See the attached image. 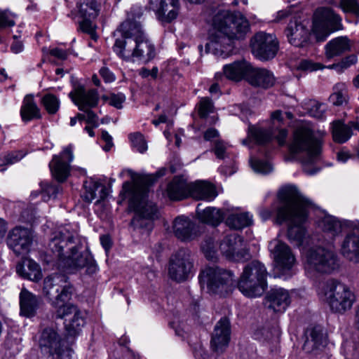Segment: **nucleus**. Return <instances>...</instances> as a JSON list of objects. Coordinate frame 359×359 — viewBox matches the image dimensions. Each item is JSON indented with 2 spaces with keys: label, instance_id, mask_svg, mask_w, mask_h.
<instances>
[{
  "label": "nucleus",
  "instance_id": "obj_1",
  "mask_svg": "<svg viewBox=\"0 0 359 359\" xmlns=\"http://www.w3.org/2000/svg\"><path fill=\"white\" fill-rule=\"evenodd\" d=\"M213 30L205 44V53L226 56L236 41L243 40L250 32L248 20L241 13L220 11L212 20Z\"/></svg>",
  "mask_w": 359,
  "mask_h": 359
},
{
  "label": "nucleus",
  "instance_id": "obj_2",
  "mask_svg": "<svg viewBox=\"0 0 359 359\" xmlns=\"http://www.w3.org/2000/svg\"><path fill=\"white\" fill-rule=\"evenodd\" d=\"M85 242L76 230L66 225L53 233L48 246L65 267L77 270L87 266L88 270L94 272L96 266L90 253L81 251Z\"/></svg>",
  "mask_w": 359,
  "mask_h": 359
},
{
  "label": "nucleus",
  "instance_id": "obj_3",
  "mask_svg": "<svg viewBox=\"0 0 359 359\" xmlns=\"http://www.w3.org/2000/svg\"><path fill=\"white\" fill-rule=\"evenodd\" d=\"M279 204L276 210V222L288 223L287 237L300 244L305 235L302 224L306 219L309 202L293 187H285L278 194Z\"/></svg>",
  "mask_w": 359,
  "mask_h": 359
},
{
  "label": "nucleus",
  "instance_id": "obj_4",
  "mask_svg": "<svg viewBox=\"0 0 359 359\" xmlns=\"http://www.w3.org/2000/svg\"><path fill=\"white\" fill-rule=\"evenodd\" d=\"M153 181L151 177H147L135 182L133 185L128 182L123 184V189L130 196V206L135 211L131 224L135 229L147 233L151 231L154 221L159 217L158 210L155 203L146 201L149 187Z\"/></svg>",
  "mask_w": 359,
  "mask_h": 359
},
{
  "label": "nucleus",
  "instance_id": "obj_5",
  "mask_svg": "<svg viewBox=\"0 0 359 359\" xmlns=\"http://www.w3.org/2000/svg\"><path fill=\"white\" fill-rule=\"evenodd\" d=\"M143 13L142 7H132L128 13L127 19L119 26L118 32L123 35L133 37V57L149 61L155 55V48L142 29L140 19L143 16Z\"/></svg>",
  "mask_w": 359,
  "mask_h": 359
},
{
  "label": "nucleus",
  "instance_id": "obj_6",
  "mask_svg": "<svg viewBox=\"0 0 359 359\" xmlns=\"http://www.w3.org/2000/svg\"><path fill=\"white\" fill-rule=\"evenodd\" d=\"M267 271L265 266L257 260H253L243 268L238 282V290L246 297H260L267 287Z\"/></svg>",
  "mask_w": 359,
  "mask_h": 359
},
{
  "label": "nucleus",
  "instance_id": "obj_7",
  "mask_svg": "<svg viewBox=\"0 0 359 359\" xmlns=\"http://www.w3.org/2000/svg\"><path fill=\"white\" fill-rule=\"evenodd\" d=\"M290 149L293 154L306 153L307 158L304 163H313L321 151L320 135L306 126L299 127L294 132Z\"/></svg>",
  "mask_w": 359,
  "mask_h": 359
},
{
  "label": "nucleus",
  "instance_id": "obj_8",
  "mask_svg": "<svg viewBox=\"0 0 359 359\" xmlns=\"http://www.w3.org/2000/svg\"><path fill=\"white\" fill-rule=\"evenodd\" d=\"M323 294L324 300L335 313H343L351 309L355 301V296L351 288L335 279L325 283Z\"/></svg>",
  "mask_w": 359,
  "mask_h": 359
},
{
  "label": "nucleus",
  "instance_id": "obj_9",
  "mask_svg": "<svg viewBox=\"0 0 359 359\" xmlns=\"http://www.w3.org/2000/svg\"><path fill=\"white\" fill-rule=\"evenodd\" d=\"M341 16L330 6L318 7L312 17V32L317 40L325 41L332 33L344 29Z\"/></svg>",
  "mask_w": 359,
  "mask_h": 359
},
{
  "label": "nucleus",
  "instance_id": "obj_10",
  "mask_svg": "<svg viewBox=\"0 0 359 359\" xmlns=\"http://www.w3.org/2000/svg\"><path fill=\"white\" fill-rule=\"evenodd\" d=\"M233 277L231 271L216 266L206 267L199 275L201 284H206L210 292L222 296L231 290Z\"/></svg>",
  "mask_w": 359,
  "mask_h": 359
},
{
  "label": "nucleus",
  "instance_id": "obj_11",
  "mask_svg": "<svg viewBox=\"0 0 359 359\" xmlns=\"http://www.w3.org/2000/svg\"><path fill=\"white\" fill-rule=\"evenodd\" d=\"M43 291L52 305L55 301L71 299L74 287L66 275L53 273L44 279Z\"/></svg>",
  "mask_w": 359,
  "mask_h": 359
},
{
  "label": "nucleus",
  "instance_id": "obj_12",
  "mask_svg": "<svg viewBox=\"0 0 359 359\" xmlns=\"http://www.w3.org/2000/svg\"><path fill=\"white\" fill-rule=\"evenodd\" d=\"M339 267L337 255L325 248L311 250L306 255V268L321 273H331Z\"/></svg>",
  "mask_w": 359,
  "mask_h": 359
},
{
  "label": "nucleus",
  "instance_id": "obj_13",
  "mask_svg": "<svg viewBox=\"0 0 359 359\" xmlns=\"http://www.w3.org/2000/svg\"><path fill=\"white\" fill-rule=\"evenodd\" d=\"M194 272V259L189 249L181 248L173 254L170 259L168 273L177 281L187 280Z\"/></svg>",
  "mask_w": 359,
  "mask_h": 359
},
{
  "label": "nucleus",
  "instance_id": "obj_14",
  "mask_svg": "<svg viewBox=\"0 0 359 359\" xmlns=\"http://www.w3.org/2000/svg\"><path fill=\"white\" fill-rule=\"evenodd\" d=\"M222 254L233 262H245L250 258L249 250L246 248L243 239L236 233L227 235L219 245Z\"/></svg>",
  "mask_w": 359,
  "mask_h": 359
},
{
  "label": "nucleus",
  "instance_id": "obj_15",
  "mask_svg": "<svg viewBox=\"0 0 359 359\" xmlns=\"http://www.w3.org/2000/svg\"><path fill=\"white\" fill-rule=\"evenodd\" d=\"M253 55L260 60L266 61L273 58L278 50L276 36L265 32H258L251 40Z\"/></svg>",
  "mask_w": 359,
  "mask_h": 359
},
{
  "label": "nucleus",
  "instance_id": "obj_16",
  "mask_svg": "<svg viewBox=\"0 0 359 359\" xmlns=\"http://www.w3.org/2000/svg\"><path fill=\"white\" fill-rule=\"evenodd\" d=\"M79 15L81 19L78 22V30L88 34L93 39H95V29L93 20L99 15L100 5L96 0H81L77 4Z\"/></svg>",
  "mask_w": 359,
  "mask_h": 359
},
{
  "label": "nucleus",
  "instance_id": "obj_17",
  "mask_svg": "<svg viewBox=\"0 0 359 359\" xmlns=\"http://www.w3.org/2000/svg\"><path fill=\"white\" fill-rule=\"evenodd\" d=\"M269 249L273 254L276 269L283 275L290 271L295 263V257L290 247L278 240H274L270 242Z\"/></svg>",
  "mask_w": 359,
  "mask_h": 359
},
{
  "label": "nucleus",
  "instance_id": "obj_18",
  "mask_svg": "<svg viewBox=\"0 0 359 359\" xmlns=\"http://www.w3.org/2000/svg\"><path fill=\"white\" fill-rule=\"evenodd\" d=\"M39 344L41 352L48 356L65 351L62 348V337L54 326L46 327L41 331Z\"/></svg>",
  "mask_w": 359,
  "mask_h": 359
},
{
  "label": "nucleus",
  "instance_id": "obj_19",
  "mask_svg": "<svg viewBox=\"0 0 359 359\" xmlns=\"http://www.w3.org/2000/svg\"><path fill=\"white\" fill-rule=\"evenodd\" d=\"M32 242L31 231L26 228L16 226L8 233L7 244L19 256L27 254Z\"/></svg>",
  "mask_w": 359,
  "mask_h": 359
},
{
  "label": "nucleus",
  "instance_id": "obj_20",
  "mask_svg": "<svg viewBox=\"0 0 359 359\" xmlns=\"http://www.w3.org/2000/svg\"><path fill=\"white\" fill-rule=\"evenodd\" d=\"M230 334L229 320L225 317L221 318L212 334L210 345L212 351L218 354L223 353L229 345Z\"/></svg>",
  "mask_w": 359,
  "mask_h": 359
},
{
  "label": "nucleus",
  "instance_id": "obj_21",
  "mask_svg": "<svg viewBox=\"0 0 359 359\" xmlns=\"http://www.w3.org/2000/svg\"><path fill=\"white\" fill-rule=\"evenodd\" d=\"M285 34L289 43L296 47H303L309 41L310 31L307 25L297 18L290 20Z\"/></svg>",
  "mask_w": 359,
  "mask_h": 359
},
{
  "label": "nucleus",
  "instance_id": "obj_22",
  "mask_svg": "<svg viewBox=\"0 0 359 359\" xmlns=\"http://www.w3.org/2000/svg\"><path fill=\"white\" fill-rule=\"evenodd\" d=\"M74 158L71 145L65 147L60 156H54L50 163L53 175L59 182H64L69 174V163Z\"/></svg>",
  "mask_w": 359,
  "mask_h": 359
},
{
  "label": "nucleus",
  "instance_id": "obj_23",
  "mask_svg": "<svg viewBox=\"0 0 359 359\" xmlns=\"http://www.w3.org/2000/svg\"><path fill=\"white\" fill-rule=\"evenodd\" d=\"M69 96L79 110L93 109L97 107L99 102V95L97 90L90 89L86 91L81 86L70 92Z\"/></svg>",
  "mask_w": 359,
  "mask_h": 359
},
{
  "label": "nucleus",
  "instance_id": "obj_24",
  "mask_svg": "<svg viewBox=\"0 0 359 359\" xmlns=\"http://www.w3.org/2000/svg\"><path fill=\"white\" fill-rule=\"evenodd\" d=\"M151 5L157 18L163 23L171 22L178 15V0H151Z\"/></svg>",
  "mask_w": 359,
  "mask_h": 359
},
{
  "label": "nucleus",
  "instance_id": "obj_25",
  "mask_svg": "<svg viewBox=\"0 0 359 359\" xmlns=\"http://www.w3.org/2000/svg\"><path fill=\"white\" fill-rule=\"evenodd\" d=\"M327 344V335L320 326H314L306 330L303 349L306 353H317Z\"/></svg>",
  "mask_w": 359,
  "mask_h": 359
},
{
  "label": "nucleus",
  "instance_id": "obj_26",
  "mask_svg": "<svg viewBox=\"0 0 359 359\" xmlns=\"http://www.w3.org/2000/svg\"><path fill=\"white\" fill-rule=\"evenodd\" d=\"M290 302L289 292L280 287L271 289L265 297V305L274 312H284Z\"/></svg>",
  "mask_w": 359,
  "mask_h": 359
},
{
  "label": "nucleus",
  "instance_id": "obj_27",
  "mask_svg": "<svg viewBox=\"0 0 359 359\" xmlns=\"http://www.w3.org/2000/svg\"><path fill=\"white\" fill-rule=\"evenodd\" d=\"M175 236L182 241H189L197 236L196 226L189 218L179 216L173 222Z\"/></svg>",
  "mask_w": 359,
  "mask_h": 359
},
{
  "label": "nucleus",
  "instance_id": "obj_28",
  "mask_svg": "<svg viewBox=\"0 0 359 359\" xmlns=\"http://www.w3.org/2000/svg\"><path fill=\"white\" fill-rule=\"evenodd\" d=\"M247 81L253 86L268 88L275 83V77L269 70L255 68L250 65Z\"/></svg>",
  "mask_w": 359,
  "mask_h": 359
},
{
  "label": "nucleus",
  "instance_id": "obj_29",
  "mask_svg": "<svg viewBox=\"0 0 359 359\" xmlns=\"http://www.w3.org/2000/svg\"><path fill=\"white\" fill-rule=\"evenodd\" d=\"M19 298L20 315L27 318L34 316L39 308L40 298L25 287L22 288Z\"/></svg>",
  "mask_w": 359,
  "mask_h": 359
},
{
  "label": "nucleus",
  "instance_id": "obj_30",
  "mask_svg": "<svg viewBox=\"0 0 359 359\" xmlns=\"http://www.w3.org/2000/svg\"><path fill=\"white\" fill-rule=\"evenodd\" d=\"M351 46V41L348 36H341L335 37L325 45V55L327 59L341 56L344 53L350 51Z\"/></svg>",
  "mask_w": 359,
  "mask_h": 359
},
{
  "label": "nucleus",
  "instance_id": "obj_31",
  "mask_svg": "<svg viewBox=\"0 0 359 359\" xmlns=\"http://www.w3.org/2000/svg\"><path fill=\"white\" fill-rule=\"evenodd\" d=\"M17 273L25 279L34 282L41 280L43 275L39 264L30 259H24L16 266Z\"/></svg>",
  "mask_w": 359,
  "mask_h": 359
},
{
  "label": "nucleus",
  "instance_id": "obj_32",
  "mask_svg": "<svg viewBox=\"0 0 359 359\" xmlns=\"http://www.w3.org/2000/svg\"><path fill=\"white\" fill-rule=\"evenodd\" d=\"M190 185L182 177L175 176L168 184L167 195L172 201L182 200L190 194Z\"/></svg>",
  "mask_w": 359,
  "mask_h": 359
},
{
  "label": "nucleus",
  "instance_id": "obj_33",
  "mask_svg": "<svg viewBox=\"0 0 359 359\" xmlns=\"http://www.w3.org/2000/svg\"><path fill=\"white\" fill-rule=\"evenodd\" d=\"M119 27L116 30L115 34H119L121 38H116L113 46L114 51L116 55L123 59L130 60L133 57V37L123 35L121 32H118Z\"/></svg>",
  "mask_w": 359,
  "mask_h": 359
},
{
  "label": "nucleus",
  "instance_id": "obj_34",
  "mask_svg": "<svg viewBox=\"0 0 359 359\" xmlns=\"http://www.w3.org/2000/svg\"><path fill=\"white\" fill-rule=\"evenodd\" d=\"M346 226V223L342 222L337 217L327 215L324 216L319 222V226L326 236L331 239L339 236Z\"/></svg>",
  "mask_w": 359,
  "mask_h": 359
},
{
  "label": "nucleus",
  "instance_id": "obj_35",
  "mask_svg": "<svg viewBox=\"0 0 359 359\" xmlns=\"http://www.w3.org/2000/svg\"><path fill=\"white\" fill-rule=\"evenodd\" d=\"M190 195L196 200L211 201L217 194L212 184L200 181L190 185Z\"/></svg>",
  "mask_w": 359,
  "mask_h": 359
},
{
  "label": "nucleus",
  "instance_id": "obj_36",
  "mask_svg": "<svg viewBox=\"0 0 359 359\" xmlns=\"http://www.w3.org/2000/svg\"><path fill=\"white\" fill-rule=\"evenodd\" d=\"M250 64L237 61L223 67L222 74L226 79L238 81L245 77L248 79Z\"/></svg>",
  "mask_w": 359,
  "mask_h": 359
},
{
  "label": "nucleus",
  "instance_id": "obj_37",
  "mask_svg": "<svg viewBox=\"0 0 359 359\" xmlns=\"http://www.w3.org/2000/svg\"><path fill=\"white\" fill-rule=\"evenodd\" d=\"M341 253L351 262L359 263V236L354 233L347 235L341 245Z\"/></svg>",
  "mask_w": 359,
  "mask_h": 359
},
{
  "label": "nucleus",
  "instance_id": "obj_38",
  "mask_svg": "<svg viewBox=\"0 0 359 359\" xmlns=\"http://www.w3.org/2000/svg\"><path fill=\"white\" fill-rule=\"evenodd\" d=\"M196 213L198 218L204 223L217 226L222 222L226 215L223 209L208 207L204 210L200 208V205L196 208Z\"/></svg>",
  "mask_w": 359,
  "mask_h": 359
},
{
  "label": "nucleus",
  "instance_id": "obj_39",
  "mask_svg": "<svg viewBox=\"0 0 359 359\" xmlns=\"http://www.w3.org/2000/svg\"><path fill=\"white\" fill-rule=\"evenodd\" d=\"M20 116L24 122L41 118L40 109L32 95H27L25 97L20 109Z\"/></svg>",
  "mask_w": 359,
  "mask_h": 359
},
{
  "label": "nucleus",
  "instance_id": "obj_40",
  "mask_svg": "<svg viewBox=\"0 0 359 359\" xmlns=\"http://www.w3.org/2000/svg\"><path fill=\"white\" fill-rule=\"evenodd\" d=\"M84 188L85 192L83 193L82 197L83 200L88 203H90L93 200L96 198V192L99 189H100L99 191V200H97V202H99L100 200H104L107 196L105 186L98 182L93 181L92 180L90 181H86L84 183Z\"/></svg>",
  "mask_w": 359,
  "mask_h": 359
},
{
  "label": "nucleus",
  "instance_id": "obj_41",
  "mask_svg": "<svg viewBox=\"0 0 359 359\" xmlns=\"http://www.w3.org/2000/svg\"><path fill=\"white\" fill-rule=\"evenodd\" d=\"M252 223V215H250L248 212L231 213L227 216L226 219V226L235 230L249 226Z\"/></svg>",
  "mask_w": 359,
  "mask_h": 359
},
{
  "label": "nucleus",
  "instance_id": "obj_42",
  "mask_svg": "<svg viewBox=\"0 0 359 359\" xmlns=\"http://www.w3.org/2000/svg\"><path fill=\"white\" fill-rule=\"evenodd\" d=\"M352 129L349 125H346L340 121L332 123V137L335 142L343 144L352 136Z\"/></svg>",
  "mask_w": 359,
  "mask_h": 359
},
{
  "label": "nucleus",
  "instance_id": "obj_43",
  "mask_svg": "<svg viewBox=\"0 0 359 359\" xmlns=\"http://www.w3.org/2000/svg\"><path fill=\"white\" fill-rule=\"evenodd\" d=\"M70 299H60L52 303V306L55 311V316L57 318H66L70 316H73L79 309L72 304L69 303Z\"/></svg>",
  "mask_w": 359,
  "mask_h": 359
},
{
  "label": "nucleus",
  "instance_id": "obj_44",
  "mask_svg": "<svg viewBox=\"0 0 359 359\" xmlns=\"http://www.w3.org/2000/svg\"><path fill=\"white\" fill-rule=\"evenodd\" d=\"M248 137L258 144H266L271 140L272 133L269 129L250 126Z\"/></svg>",
  "mask_w": 359,
  "mask_h": 359
},
{
  "label": "nucleus",
  "instance_id": "obj_45",
  "mask_svg": "<svg viewBox=\"0 0 359 359\" xmlns=\"http://www.w3.org/2000/svg\"><path fill=\"white\" fill-rule=\"evenodd\" d=\"M85 324L84 318L81 316L80 310L73 314L72 317L65 319V327L69 335H76Z\"/></svg>",
  "mask_w": 359,
  "mask_h": 359
},
{
  "label": "nucleus",
  "instance_id": "obj_46",
  "mask_svg": "<svg viewBox=\"0 0 359 359\" xmlns=\"http://www.w3.org/2000/svg\"><path fill=\"white\" fill-rule=\"evenodd\" d=\"M330 101L336 106H341L348 102V92L345 83H338L333 87Z\"/></svg>",
  "mask_w": 359,
  "mask_h": 359
},
{
  "label": "nucleus",
  "instance_id": "obj_47",
  "mask_svg": "<svg viewBox=\"0 0 359 359\" xmlns=\"http://www.w3.org/2000/svg\"><path fill=\"white\" fill-rule=\"evenodd\" d=\"M278 336V330L269 326L258 328L254 333L255 339L262 342L273 341L276 340Z\"/></svg>",
  "mask_w": 359,
  "mask_h": 359
},
{
  "label": "nucleus",
  "instance_id": "obj_48",
  "mask_svg": "<svg viewBox=\"0 0 359 359\" xmlns=\"http://www.w3.org/2000/svg\"><path fill=\"white\" fill-rule=\"evenodd\" d=\"M41 103L49 114H55L60 109L59 99L54 95L46 94L41 99Z\"/></svg>",
  "mask_w": 359,
  "mask_h": 359
},
{
  "label": "nucleus",
  "instance_id": "obj_49",
  "mask_svg": "<svg viewBox=\"0 0 359 359\" xmlns=\"http://www.w3.org/2000/svg\"><path fill=\"white\" fill-rule=\"evenodd\" d=\"M128 138L131 142L132 147L137 151L143 154L147 150V142L144 135L140 132L130 133Z\"/></svg>",
  "mask_w": 359,
  "mask_h": 359
},
{
  "label": "nucleus",
  "instance_id": "obj_50",
  "mask_svg": "<svg viewBox=\"0 0 359 359\" xmlns=\"http://www.w3.org/2000/svg\"><path fill=\"white\" fill-rule=\"evenodd\" d=\"M307 109L309 114L317 119L322 120L325 117L327 107L323 103L318 102L316 100H310Z\"/></svg>",
  "mask_w": 359,
  "mask_h": 359
},
{
  "label": "nucleus",
  "instance_id": "obj_51",
  "mask_svg": "<svg viewBox=\"0 0 359 359\" xmlns=\"http://www.w3.org/2000/svg\"><path fill=\"white\" fill-rule=\"evenodd\" d=\"M338 7L344 13H351L359 18V4L357 0H340Z\"/></svg>",
  "mask_w": 359,
  "mask_h": 359
},
{
  "label": "nucleus",
  "instance_id": "obj_52",
  "mask_svg": "<svg viewBox=\"0 0 359 359\" xmlns=\"http://www.w3.org/2000/svg\"><path fill=\"white\" fill-rule=\"evenodd\" d=\"M41 190L43 198L44 201H48L50 198H56L57 195L61 190V188L59 185L52 184H41Z\"/></svg>",
  "mask_w": 359,
  "mask_h": 359
},
{
  "label": "nucleus",
  "instance_id": "obj_53",
  "mask_svg": "<svg viewBox=\"0 0 359 359\" xmlns=\"http://www.w3.org/2000/svg\"><path fill=\"white\" fill-rule=\"evenodd\" d=\"M357 61V55L355 54H351L344 57L339 63L329 66V68L337 69L340 71L349 68L351 66L356 64Z\"/></svg>",
  "mask_w": 359,
  "mask_h": 359
},
{
  "label": "nucleus",
  "instance_id": "obj_54",
  "mask_svg": "<svg viewBox=\"0 0 359 359\" xmlns=\"http://www.w3.org/2000/svg\"><path fill=\"white\" fill-rule=\"evenodd\" d=\"M213 111V103L208 97L201 98L198 104V114L201 118H206L209 114Z\"/></svg>",
  "mask_w": 359,
  "mask_h": 359
},
{
  "label": "nucleus",
  "instance_id": "obj_55",
  "mask_svg": "<svg viewBox=\"0 0 359 359\" xmlns=\"http://www.w3.org/2000/svg\"><path fill=\"white\" fill-rule=\"evenodd\" d=\"M250 165L252 168L258 173L267 174L272 170V167L269 163L261 160L251 159Z\"/></svg>",
  "mask_w": 359,
  "mask_h": 359
},
{
  "label": "nucleus",
  "instance_id": "obj_56",
  "mask_svg": "<svg viewBox=\"0 0 359 359\" xmlns=\"http://www.w3.org/2000/svg\"><path fill=\"white\" fill-rule=\"evenodd\" d=\"M201 249L205 257L210 261H215L217 258V252L215 249L212 239L205 241L201 245Z\"/></svg>",
  "mask_w": 359,
  "mask_h": 359
},
{
  "label": "nucleus",
  "instance_id": "obj_57",
  "mask_svg": "<svg viewBox=\"0 0 359 359\" xmlns=\"http://www.w3.org/2000/svg\"><path fill=\"white\" fill-rule=\"evenodd\" d=\"M102 98L105 100H109V104L118 109L123 108V104L126 101V96L121 93H111L109 97L103 96Z\"/></svg>",
  "mask_w": 359,
  "mask_h": 359
},
{
  "label": "nucleus",
  "instance_id": "obj_58",
  "mask_svg": "<svg viewBox=\"0 0 359 359\" xmlns=\"http://www.w3.org/2000/svg\"><path fill=\"white\" fill-rule=\"evenodd\" d=\"M14 17L15 15L11 13L0 11V28L14 26L15 24Z\"/></svg>",
  "mask_w": 359,
  "mask_h": 359
},
{
  "label": "nucleus",
  "instance_id": "obj_59",
  "mask_svg": "<svg viewBox=\"0 0 359 359\" xmlns=\"http://www.w3.org/2000/svg\"><path fill=\"white\" fill-rule=\"evenodd\" d=\"M226 146L221 140H216L213 151L217 158L224 159L226 157Z\"/></svg>",
  "mask_w": 359,
  "mask_h": 359
},
{
  "label": "nucleus",
  "instance_id": "obj_60",
  "mask_svg": "<svg viewBox=\"0 0 359 359\" xmlns=\"http://www.w3.org/2000/svg\"><path fill=\"white\" fill-rule=\"evenodd\" d=\"M81 111L86 114V123L91 124L93 127L97 128L98 126V116L92 111V109Z\"/></svg>",
  "mask_w": 359,
  "mask_h": 359
},
{
  "label": "nucleus",
  "instance_id": "obj_61",
  "mask_svg": "<svg viewBox=\"0 0 359 359\" xmlns=\"http://www.w3.org/2000/svg\"><path fill=\"white\" fill-rule=\"evenodd\" d=\"M6 155L8 165H11L20 161L24 157L25 154L22 151H15L6 154Z\"/></svg>",
  "mask_w": 359,
  "mask_h": 359
},
{
  "label": "nucleus",
  "instance_id": "obj_62",
  "mask_svg": "<svg viewBox=\"0 0 359 359\" xmlns=\"http://www.w3.org/2000/svg\"><path fill=\"white\" fill-rule=\"evenodd\" d=\"M215 79L216 80V82L212 83L209 89L210 93L212 94L217 93L219 91V84L220 83L222 82L224 79V76L222 73H216L215 76Z\"/></svg>",
  "mask_w": 359,
  "mask_h": 359
},
{
  "label": "nucleus",
  "instance_id": "obj_63",
  "mask_svg": "<svg viewBox=\"0 0 359 359\" xmlns=\"http://www.w3.org/2000/svg\"><path fill=\"white\" fill-rule=\"evenodd\" d=\"M99 72L106 83H111L115 80V76L107 67H102Z\"/></svg>",
  "mask_w": 359,
  "mask_h": 359
},
{
  "label": "nucleus",
  "instance_id": "obj_64",
  "mask_svg": "<svg viewBox=\"0 0 359 359\" xmlns=\"http://www.w3.org/2000/svg\"><path fill=\"white\" fill-rule=\"evenodd\" d=\"M292 13V8L290 7H287L285 9L279 11L277 12L276 18L274 19V22H279L285 18L290 17Z\"/></svg>",
  "mask_w": 359,
  "mask_h": 359
}]
</instances>
